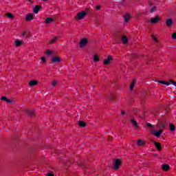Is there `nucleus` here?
<instances>
[{
  "instance_id": "1",
  "label": "nucleus",
  "mask_w": 176,
  "mask_h": 176,
  "mask_svg": "<svg viewBox=\"0 0 176 176\" xmlns=\"http://www.w3.org/2000/svg\"><path fill=\"white\" fill-rule=\"evenodd\" d=\"M87 43H88L87 38H82L79 43L80 47L81 49L86 47Z\"/></svg>"
},
{
  "instance_id": "2",
  "label": "nucleus",
  "mask_w": 176,
  "mask_h": 176,
  "mask_svg": "<svg viewBox=\"0 0 176 176\" xmlns=\"http://www.w3.org/2000/svg\"><path fill=\"white\" fill-rule=\"evenodd\" d=\"M86 14H87L86 11H82L81 12L78 13L76 16V20H82V19H85V16H86Z\"/></svg>"
},
{
  "instance_id": "3",
  "label": "nucleus",
  "mask_w": 176,
  "mask_h": 176,
  "mask_svg": "<svg viewBox=\"0 0 176 176\" xmlns=\"http://www.w3.org/2000/svg\"><path fill=\"white\" fill-rule=\"evenodd\" d=\"M120 164H122V161L119 159L116 160L114 163V169L118 170L119 167H120Z\"/></svg>"
},
{
  "instance_id": "4",
  "label": "nucleus",
  "mask_w": 176,
  "mask_h": 176,
  "mask_svg": "<svg viewBox=\"0 0 176 176\" xmlns=\"http://www.w3.org/2000/svg\"><path fill=\"white\" fill-rule=\"evenodd\" d=\"M41 9H42V6H36L33 10V12L35 13V14H38Z\"/></svg>"
},
{
  "instance_id": "5",
  "label": "nucleus",
  "mask_w": 176,
  "mask_h": 176,
  "mask_svg": "<svg viewBox=\"0 0 176 176\" xmlns=\"http://www.w3.org/2000/svg\"><path fill=\"white\" fill-rule=\"evenodd\" d=\"M159 20H160V18L159 17V16H156L154 19H152L149 20L148 21L150 23H151V24H156V23H157V21H159Z\"/></svg>"
},
{
  "instance_id": "6",
  "label": "nucleus",
  "mask_w": 176,
  "mask_h": 176,
  "mask_svg": "<svg viewBox=\"0 0 176 176\" xmlns=\"http://www.w3.org/2000/svg\"><path fill=\"white\" fill-rule=\"evenodd\" d=\"M111 60H112V56H108L107 58L104 60V65H109V64H111Z\"/></svg>"
},
{
  "instance_id": "7",
  "label": "nucleus",
  "mask_w": 176,
  "mask_h": 176,
  "mask_svg": "<svg viewBox=\"0 0 176 176\" xmlns=\"http://www.w3.org/2000/svg\"><path fill=\"white\" fill-rule=\"evenodd\" d=\"M31 20H34V14L30 13L26 16V21H31Z\"/></svg>"
},
{
  "instance_id": "8",
  "label": "nucleus",
  "mask_w": 176,
  "mask_h": 176,
  "mask_svg": "<svg viewBox=\"0 0 176 176\" xmlns=\"http://www.w3.org/2000/svg\"><path fill=\"white\" fill-rule=\"evenodd\" d=\"M162 133H163V130L160 129L159 131L153 132V134H154V135H155V137H160V135H162Z\"/></svg>"
},
{
  "instance_id": "9",
  "label": "nucleus",
  "mask_w": 176,
  "mask_h": 176,
  "mask_svg": "<svg viewBox=\"0 0 176 176\" xmlns=\"http://www.w3.org/2000/svg\"><path fill=\"white\" fill-rule=\"evenodd\" d=\"M61 61V58L58 56H55L52 58V63H60Z\"/></svg>"
},
{
  "instance_id": "10",
  "label": "nucleus",
  "mask_w": 176,
  "mask_h": 176,
  "mask_svg": "<svg viewBox=\"0 0 176 176\" xmlns=\"http://www.w3.org/2000/svg\"><path fill=\"white\" fill-rule=\"evenodd\" d=\"M131 16H130V14L129 13H126L124 16V21H126V23H129V21H130V18Z\"/></svg>"
},
{
  "instance_id": "11",
  "label": "nucleus",
  "mask_w": 176,
  "mask_h": 176,
  "mask_svg": "<svg viewBox=\"0 0 176 176\" xmlns=\"http://www.w3.org/2000/svg\"><path fill=\"white\" fill-rule=\"evenodd\" d=\"M154 144L155 145V148H157V150L158 151H161L162 149V144L157 142H155Z\"/></svg>"
},
{
  "instance_id": "12",
  "label": "nucleus",
  "mask_w": 176,
  "mask_h": 176,
  "mask_svg": "<svg viewBox=\"0 0 176 176\" xmlns=\"http://www.w3.org/2000/svg\"><path fill=\"white\" fill-rule=\"evenodd\" d=\"M162 170H164V171H168V170H170V165L164 164L162 166Z\"/></svg>"
},
{
  "instance_id": "13",
  "label": "nucleus",
  "mask_w": 176,
  "mask_h": 176,
  "mask_svg": "<svg viewBox=\"0 0 176 176\" xmlns=\"http://www.w3.org/2000/svg\"><path fill=\"white\" fill-rule=\"evenodd\" d=\"M166 24L167 27H171L173 25V19H168L166 20Z\"/></svg>"
},
{
  "instance_id": "14",
  "label": "nucleus",
  "mask_w": 176,
  "mask_h": 176,
  "mask_svg": "<svg viewBox=\"0 0 176 176\" xmlns=\"http://www.w3.org/2000/svg\"><path fill=\"white\" fill-rule=\"evenodd\" d=\"M45 21L47 24H50V23H53V21H54V19H53V18L47 17Z\"/></svg>"
},
{
  "instance_id": "15",
  "label": "nucleus",
  "mask_w": 176,
  "mask_h": 176,
  "mask_svg": "<svg viewBox=\"0 0 176 176\" xmlns=\"http://www.w3.org/2000/svg\"><path fill=\"white\" fill-rule=\"evenodd\" d=\"M30 86H36L38 85V81L33 80L29 82Z\"/></svg>"
},
{
  "instance_id": "16",
  "label": "nucleus",
  "mask_w": 176,
  "mask_h": 176,
  "mask_svg": "<svg viewBox=\"0 0 176 176\" xmlns=\"http://www.w3.org/2000/svg\"><path fill=\"white\" fill-rule=\"evenodd\" d=\"M135 82H137V80L135 79L133 80V81L131 83L130 87H129L130 90H133L134 89V86L135 85Z\"/></svg>"
},
{
  "instance_id": "17",
  "label": "nucleus",
  "mask_w": 176,
  "mask_h": 176,
  "mask_svg": "<svg viewBox=\"0 0 176 176\" xmlns=\"http://www.w3.org/2000/svg\"><path fill=\"white\" fill-rule=\"evenodd\" d=\"M25 113L30 116H34V111L32 110L28 109L25 111Z\"/></svg>"
},
{
  "instance_id": "18",
  "label": "nucleus",
  "mask_w": 176,
  "mask_h": 176,
  "mask_svg": "<svg viewBox=\"0 0 176 176\" xmlns=\"http://www.w3.org/2000/svg\"><path fill=\"white\" fill-rule=\"evenodd\" d=\"M131 122L136 129H138V123L137 122V121H135L134 120L132 119L131 120Z\"/></svg>"
},
{
  "instance_id": "19",
  "label": "nucleus",
  "mask_w": 176,
  "mask_h": 176,
  "mask_svg": "<svg viewBox=\"0 0 176 176\" xmlns=\"http://www.w3.org/2000/svg\"><path fill=\"white\" fill-rule=\"evenodd\" d=\"M122 41L124 43H127V42H129V38H127V36H123L122 37Z\"/></svg>"
},
{
  "instance_id": "20",
  "label": "nucleus",
  "mask_w": 176,
  "mask_h": 176,
  "mask_svg": "<svg viewBox=\"0 0 176 176\" xmlns=\"http://www.w3.org/2000/svg\"><path fill=\"white\" fill-rule=\"evenodd\" d=\"M137 144H138V146H142V145H145V142H144L143 140H140L138 141Z\"/></svg>"
},
{
  "instance_id": "21",
  "label": "nucleus",
  "mask_w": 176,
  "mask_h": 176,
  "mask_svg": "<svg viewBox=\"0 0 176 176\" xmlns=\"http://www.w3.org/2000/svg\"><path fill=\"white\" fill-rule=\"evenodd\" d=\"M78 126H80V127H86V123L83 121H79Z\"/></svg>"
},
{
  "instance_id": "22",
  "label": "nucleus",
  "mask_w": 176,
  "mask_h": 176,
  "mask_svg": "<svg viewBox=\"0 0 176 176\" xmlns=\"http://www.w3.org/2000/svg\"><path fill=\"white\" fill-rule=\"evenodd\" d=\"M109 98L111 101H115V98H116V97L113 95V94H111L109 96Z\"/></svg>"
},
{
  "instance_id": "23",
  "label": "nucleus",
  "mask_w": 176,
  "mask_h": 176,
  "mask_svg": "<svg viewBox=\"0 0 176 176\" xmlns=\"http://www.w3.org/2000/svg\"><path fill=\"white\" fill-rule=\"evenodd\" d=\"M170 131H175V126L173 124H170Z\"/></svg>"
},
{
  "instance_id": "24",
  "label": "nucleus",
  "mask_w": 176,
  "mask_h": 176,
  "mask_svg": "<svg viewBox=\"0 0 176 176\" xmlns=\"http://www.w3.org/2000/svg\"><path fill=\"white\" fill-rule=\"evenodd\" d=\"M22 36H25L26 38H30V36H31L30 35V34H28L25 32H22Z\"/></svg>"
},
{
  "instance_id": "25",
  "label": "nucleus",
  "mask_w": 176,
  "mask_h": 176,
  "mask_svg": "<svg viewBox=\"0 0 176 176\" xmlns=\"http://www.w3.org/2000/svg\"><path fill=\"white\" fill-rule=\"evenodd\" d=\"M21 43H23L22 41H15V46H17V47L21 46Z\"/></svg>"
},
{
  "instance_id": "26",
  "label": "nucleus",
  "mask_w": 176,
  "mask_h": 176,
  "mask_svg": "<svg viewBox=\"0 0 176 176\" xmlns=\"http://www.w3.org/2000/svg\"><path fill=\"white\" fill-rule=\"evenodd\" d=\"M94 61H96V63L100 61V58L97 55H94Z\"/></svg>"
},
{
  "instance_id": "27",
  "label": "nucleus",
  "mask_w": 176,
  "mask_h": 176,
  "mask_svg": "<svg viewBox=\"0 0 176 176\" xmlns=\"http://www.w3.org/2000/svg\"><path fill=\"white\" fill-rule=\"evenodd\" d=\"M160 127H162V129H166L167 124H164V123H163V122H161V123L160 124Z\"/></svg>"
},
{
  "instance_id": "28",
  "label": "nucleus",
  "mask_w": 176,
  "mask_h": 176,
  "mask_svg": "<svg viewBox=\"0 0 176 176\" xmlns=\"http://www.w3.org/2000/svg\"><path fill=\"white\" fill-rule=\"evenodd\" d=\"M6 16L8 17V19H13V14L12 13H7L6 14Z\"/></svg>"
},
{
  "instance_id": "29",
  "label": "nucleus",
  "mask_w": 176,
  "mask_h": 176,
  "mask_svg": "<svg viewBox=\"0 0 176 176\" xmlns=\"http://www.w3.org/2000/svg\"><path fill=\"white\" fill-rule=\"evenodd\" d=\"M52 85L53 86V87H56V86H57V81H56V80H53Z\"/></svg>"
},
{
  "instance_id": "30",
  "label": "nucleus",
  "mask_w": 176,
  "mask_h": 176,
  "mask_svg": "<svg viewBox=\"0 0 176 176\" xmlns=\"http://www.w3.org/2000/svg\"><path fill=\"white\" fill-rule=\"evenodd\" d=\"M56 41H57V37H54L53 39H52L50 41V43H54L56 42Z\"/></svg>"
},
{
  "instance_id": "31",
  "label": "nucleus",
  "mask_w": 176,
  "mask_h": 176,
  "mask_svg": "<svg viewBox=\"0 0 176 176\" xmlns=\"http://www.w3.org/2000/svg\"><path fill=\"white\" fill-rule=\"evenodd\" d=\"M151 38L155 42H157V38H156L155 35L152 34Z\"/></svg>"
},
{
  "instance_id": "32",
  "label": "nucleus",
  "mask_w": 176,
  "mask_h": 176,
  "mask_svg": "<svg viewBox=\"0 0 176 176\" xmlns=\"http://www.w3.org/2000/svg\"><path fill=\"white\" fill-rule=\"evenodd\" d=\"M52 51L50 50H47L46 51V54H47V56H50L52 54Z\"/></svg>"
},
{
  "instance_id": "33",
  "label": "nucleus",
  "mask_w": 176,
  "mask_h": 176,
  "mask_svg": "<svg viewBox=\"0 0 176 176\" xmlns=\"http://www.w3.org/2000/svg\"><path fill=\"white\" fill-rule=\"evenodd\" d=\"M156 10V7H153L151 9V13H153V12H155Z\"/></svg>"
},
{
  "instance_id": "34",
  "label": "nucleus",
  "mask_w": 176,
  "mask_h": 176,
  "mask_svg": "<svg viewBox=\"0 0 176 176\" xmlns=\"http://www.w3.org/2000/svg\"><path fill=\"white\" fill-rule=\"evenodd\" d=\"M1 100H2L3 101H6H6H7V100H8V98H6V96H1Z\"/></svg>"
},
{
  "instance_id": "35",
  "label": "nucleus",
  "mask_w": 176,
  "mask_h": 176,
  "mask_svg": "<svg viewBox=\"0 0 176 176\" xmlns=\"http://www.w3.org/2000/svg\"><path fill=\"white\" fill-rule=\"evenodd\" d=\"M170 83H172L173 85V86L176 87V82L173 80H170Z\"/></svg>"
},
{
  "instance_id": "36",
  "label": "nucleus",
  "mask_w": 176,
  "mask_h": 176,
  "mask_svg": "<svg viewBox=\"0 0 176 176\" xmlns=\"http://www.w3.org/2000/svg\"><path fill=\"white\" fill-rule=\"evenodd\" d=\"M7 104H12V100L10 99H7L6 102Z\"/></svg>"
},
{
  "instance_id": "37",
  "label": "nucleus",
  "mask_w": 176,
  "mask_h": 176,
  "mask_svg": "<svg viewBox=\"0 0 176 176\" xmlns=\"http://www.w3.org/2000/svg\"><path fill=\"white\" fill-rule=\"evenodd\" d=\"M41 60L43 63H46V58H45V56L41 57Z\"/></svg>"
},
{
  "instance_id": "38",
  "label": "nucleus",
  "mask_w": 176,
  "mask_h": 176,
  "mask_svg": "<svg viewBox=\"0 0 176 176\" xmlns=\"http://www.w3.org/2000/svg\"><path fill=\"white\" fill-rule=\"evenodd\" d=\"M158 83H161V85H165L166 81H163V80H159Z\"/></svg>"
},
{
  "instance_id": "39",
  "label": "nucleus",
  "mask_w": 176,
  "mask_h": 176,
  "mask_svg": "<svg viewBox=\"0 0 176 176\" xmlns=\"http://www.w3.org/2000/svg\"><path fill=\"white\" fill-rule=\"evenodd\" d=\"M100 9H101V6H97L96 10H100Z\"/></svg>"
},
{
  "instance_id": "40",
  "label": "nucleus",
  "mask_w": 176,
  "mask_h": 176,
  "mask_svg": "<svg viewBox=\"0 0 176 176\" xmlns=\"http://www.w3.org/2000/svg\"><path fill=\"white\" fill-rule=\"evenodd\" d=\"M47 176H54V173H50L47 174Z\"/></svg>"
},
{
  "instance_id": "41",
  "label": "nucleus",
  "mask_w": 176,
  "mask_h": 176,
  "mask_svg": "<svg viewBox=\"0 0 176 176\" xmlns=\"http://www.w3.org/2000/svg\"><path fill=\"white\" fill-rule=\"evenodd\" d=\"M147 126H148V127H153V125H152V124H151V123H148Z\"/></svg>"
},
{
  "instance_id": "42",
  "label": "nucleus",
  "mask_w": 176,
  "mask_h": 176,
  "mask_svg": "<svg viewBox=\"0 0 176 176\" xmlns=\"http://www.w3.org/2000/svg\"><path fill=\"white\" fill-rule=\"evenodd\" d=\"M164 85H166V86H170V85H171V83L165 82Z\"/></svg>"
},
{
  "instance_id": "43",
  "label": "nucleus",
  "mask_w": 176,
  "mask_h": 176,
  "mask_svg": "<svg viewBox=\"0 0 176 176\" xmlns=\"http://www.w3.org/2000/svg\"><path fill=\"white\" fill-rule=\"evenodd\" d=\"M125 113H126L124 112V111H121V115H125Z\"/></svg>"
},
{
  "instance_id": "44",
  "label": "nucleus",
  "mask_w": 176,
  "mask_h": 176,
  "mask_svg": "<svg viewBox=\"0 0 176 176\" xmlns=\"http://www.w3.org/2000/svg\"><path fill=\"white\" fill-rule=\"evenodd\" d=\"M109 141H112V137L111 136L109 137Z\"/></svg>"
},
{
  "instance_id": "45",
  "label": "nucleus",
  "mask_w": 176,
  "mask_h": 176,
  "mask_svg": "<svg viewBox=\"0 0 176 176\" xmlns=\"http://www.w3.org/2000/svg\"><path fill=\"white\" fill-rule=\"evenodd\" d=\"M29 2H30V3H34V2L31 0H29Z\"/></svg>"
},
{
  "instance_id": "46",
  "label": "nucleus",
  "mask_w": 176,
  "mask_h": 176,
  "mask_svg": "<svg viewBox=\"0 0 176 176\" xmlns=\"http://www.w3.org/2000/svg\"><path fill=\"white\" fill-rule=\"evenodd\" d=\"M44 2H46V1H48V0H43Z\"/></svg>"
}]
</instances>
